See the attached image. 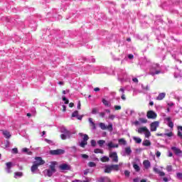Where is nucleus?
<instances>
[{"instance_id":"nucleus-2","label":"nucleus","mask_w":182,"mask_h":182,"mask_svg":"<svg viewBox=\"0 0 182 182\" xmlns=\"http://www.w3.org/2000/svg\"><path fill=\"white\" fill-rule=\"evenodd\" d=\"M53 156H60V154H65V150L63 149H55L50 151Z\"/></svg>"},{"instance_id":"nucleus-19","label":"nucleus","mask_w":182,"mask_h":182,"mask_svg":"<svg viewBox=\"0 0 182 182\" xmlns=\"http://www.w3.org/2000/svg\"><path fill=\"white\" fill-rule=\"evenodd\" d=\"M79 134L83 136L82 141L87 142V140H89V136L87 134H83L82 133H80Z\"/></svg>"},{"instance_id":"nucleus-9","label":"nucleus","mask_w":182,"mask_h":182,"mask_svg":"<svg viewBox=\"0 0 182 182\" xmlns=\"http://www.w3.org/2000/svg\"><path fill=\"white\" fill-rule=\"evenodd\" d=\"M68 136H70V132L68 130L65 129V134H60V138L62 139V140H66Z\"/></svg>"},{"instance_id":"nucleus-59","label":"nucleus","mask_w":182,"mask_h":182,"mask_svg":"<svg viewBox=\"0 0 182 182\" xmlns=\"http://www.w3.org/2000/svg\"><path fill=\"white\" fill-rule=\"evenodd\" d=\"M13 151H14V153H15L16 154H18V148H14V149H13Z\"/></svg>"},{"instance_id":"nucleus-11","label":"nucleus","mask_w":182,"mask_h":182,"mask_svg":"<svg viewBox=\"0 0 182 182\" xmlns=\"http://www.w3.org/2000/svg\"><path fill=\"white\" fill-rule=\"evenodd\" d=\"M110 178L107 176H102L98 179V182H111Z\"/></svg>"},{"instance_id":"nucleus-7","label":"nucleus","mask_w":182,"mask_h":182,"mask_svg":"<svg viewBox=\"0 0 182 182\" xmlns=\"http://www.w3.org/2000/svg\"><path fill=\"white\" fill-rule=\"evenodd\" d=\"M171 150L173 151V153L176 155V156H181L182 154V151L181 149L176 147V146H172L171 147Z\"/></svg>"},{"instance_id":"nucleus-40","label":"nucleus","mask_w":182,"mask_h":182,"mask_svg":"<svg viewBox=\"0 0 182 182\" xmlns=\"http://www.w3.org/2000/svg\"><path fill=\"white\" fill-rule=\"evenodd\" d=\"M90 143H91V146H92V147H96V141H95V140L92 139L91 141H90Z\"/></svg>"},{"instance_id":"nucleus-29","label":"nucleus","mask_w":182,"mask_h":182,"mask_svg":"<svg viewBox=\"0 0 182 182\" xmlns=\"http://www.w3.org/2000/svg\"><path fill=\"white\" fill-rule=\"evenodd\" d=\"M159 73H161V70H156L155 72H153V71H151L150 72V75L151 76H155V75H159Z\"/></svg>"},{"instance_id":"nucleus-27","label":"nucleus","mask_w":182,"mask_h":182,"mask_svg":"<svg viewBox=\"0 0 182 182\" xmlns=\"http://www.w3.org/2000/svg\"><path fill=\"white\" fill-rule=\"evenodd\" d=\"M99 126H100V129H102V130H106V129H107V127H106V124H105V123H103V122H100L99 124Z\"/></svg>"},{"instance_id":"nucleus-28","label":"nucleus","mask_w":182,"mask_h":182,"mask_svg":"<svg viewBox=\"0 0 182 182\" xmlns=\"http://www.w3.org/2000/svg\"><path fill=\"white\" fill-rule=\"evenodd\" d=\"M125 153L128 156L130 155V154L132 153V149L130 148V146L125 148Z\"/></svg>"},{"instance_id":"nucleus-41","label":"nucleus","mask_w":182,"mask_h":182,"mask_svg":"<svg viewBox=\"0 0 182 182\" xmlns=\"http://www.w3.org/2000/svg\"><path fill=\"white\" fill-rule=\"evenodd\" d=\"M168 127H171V129H173L174 127V123H173V121H171L170 122L168 123Z\"/></svg>"},{"instance_id":"nucleus-23","label":"nucleus","mask_w":182,"mask_h":182,"mask_svg":"<svg viewBox=\"0 0 182 182\" xmlns=\"http://www.w3.org/2000/svg\"><path fill=\"white\" fill-rule=\"evenodd\" d=\"M133 140L137 144H140L141 143V139L136 136H133Z\"/></svg>"},{"instance_id":"nucleus-48","label":"nucleus","mask_w":182,"mask_h":182,"mask_svg":"<svg viewBox=\"0 0 182 182\" xmlns=\"http://www.w3.org/2000/svg\"><path fill=\"white\" fill-rule=\"evenodd\" d=\"M91 127H92L93 130L96 129V124H95V122H92V124H90Z\"/></svg>"},{"instance_id":"nucleus-33","label":"nucleus","mask_w":182,"mask_h":182,"mask_svg":"<svg viewBox=\"0 0 182 182\" xmlns=\"http://www.w3.org/2000/svg\"><path fill=\"white\" fill-rule=\"evenodd\" d=\"M133 167L136 171H140V166H139V165H137L136 164H134L133 165Z\"/></svg>"},{"instance_id":"nucleus-44","label":"nucleus","mask_w":182,"mask_h":182,"mask_svg":"<svg viewBox=\"0 0 182 182\" xmlns=\"http://www.w3.org/2000/svg\"><path fill=\"white\" fill-rule=\"evenodd\" d=\"M158 174H159L160 177H164V176H166V173L161 171H160L159 173H158Z\"/></svg>"},{"instance_id":"nucleus-45","label":"nucleus","mask_w":182,"mask_h":182,"mask_svg":"<svg viewBox=\"0 0 182 182\" xmlns=\"http://www.w3.org/2000/svg\"><path fill=\"white\" fill-rule=\"evenodd\" d=\"M164 136H167L168 137H172L173 132H169V133L164 134Z\"/></svg>"},{"instance_id":"nucleus-1","label":"nucleus","mask_w":182,"mask_h":182,"mask_svg":"<svg viewBox=\"0 0 182 182\" xmlns=\"http://www.w3.org/2000/svg\"><path fill=\"white\" fill-rule=\"evenodd\" d=\"M56 164H58V163L56 161H53L51 162L50 165V169H47V176L48 177H52V176L53 175V173H56Z\"/></svg>"},{"instance_id":"nucleus-3","label":"nucleus","mask_w":182,"mask_h":182,"mask_svg":"<svg viewBox=\"0 0 182 182\" xmlns=\"http://www.w3.org/2000/svg\"><path fill=\"white\" fill-rule=\"evenodd\" d=\"M146 117L148 119H154L157 118V114L153 110H149L146 112Z\"/></svg>"},{"instance_id":"nucleus-55","label":"nucleus","mask_w":182,"mask_h":182,"mask_svg":"<svg viewBox=\"0 0 182 182\" xmlns=\"http://www.w3.org/2000/svg\"><path fill=\"white\" fill-rule=\"evenodd\" d=\"M154 171L155 173H157V174H159L160 170H159V168H154Z\"/></svg>"},{"instance_id":"nucleus-10","label":"nucleus","mask_w":182,"mask_h":182,"mask_svg":"<svg viewBox=\"0 0 182 182\" xmlns=\"http://www.w3.org/2000/svg\"><path fill=\"white\" fill-rule=\"evenodd\" d=\"M60 170H70V166L68 164H63L59 166Z\"/></svg>"},{"instance_id":"nucleus-14","label":"nucleus","mask_w":182,"mask_h":182,"mask_svg":"<svg viewBox=\"0 0 182 182\" xmlns=\"http://www.w3.org/2000/svg\"><path fill=\"white\" fill-rule=\"evenodd\" d=\"M166 97V94L164 92H161L156 97V100H163Z\"/></svg>"},{"instance_id":"nucleus-12","label":"nucleus","mask_w":182,"mask_h":182,"mask_svg":"<svg viewBox=\"0 0 182 182\" xmlns=\"http://www.w3.org/2000/svg\"><path fill=\"white\" fill-rule=\"evenodd\" d=\"M143 164H144V168H146V170L150 168V167H151V164H150V161L149 160H144L143 162Z\"/></svg>"},{"instance_id":"nucleus-38","label":"nucleus","mask_w":182,"mask_h":182,"mask_svg":"<svg viewBox=\"0 0 182 182\" xmlns=\"http://www.w3.org/2000/svg\"><path fill=\"white\" fill-rule=\"evenodd\" d=\"M78 114H79V112L78 111H75L72 114V117H77Z\"/></svg>"},{"instance_id":"nucleus-5","label":"nucleus","mask_w":182,"mask_h":182,"mask_svg":"<svg viewBox=\"0 0 182 182\" xmlns=\"http://www.w3.org/2000/svg\"><path fill=\"white\" fill-rule=\"evenodd\" d=\"M35 160L36 161L34 162V164H37L38 166L45 164V160L42 159V157L41 156H36Z\"/></svg>"},{"instance_id":"nucleus-31","label":"nucleus","mask_w":182,"mask_h":182,"mask_svg":"<svg viewBox=\"0 0 182 182\" xmlns=\"http://www.w3.org/2000/svg\"><path fill=\"white\" fill-rule=\"evenodd\" d=\"M87 145V142L85 141H81L80 146V147H82V149H85V146Z\"/></svg>"},{"instance_id":"nucleus-47","label":"nucleus","mask_w":182,"mask_h":182,"mask_svg":"<svg viewBox=\"0 0 182 182\" xmlns=\"http://www.w3.org/2000/svg\"><path fill=\"white\" fill-rule=\"evenodd\" d=\"M92 114H96L97 113V108H93L92 110Z\"/></svg>"},{"instance_id":"nucleus-52","label":"nucleus","mask_w":182,"mask_h":182,"mask_svg":"<svg viewBox=\"0 0 182 182\" xmlns=\"http://www.w3.org/2000/svg\"><path fill=\"white\" fill-rule=\"evenodd\" d=\"M142 89H143L144 90H150V89L149 88V85H146V87L142 86Z\"/></svg>"},{"instance_id":"nucleus-60","label":"nucleus","mask_w":182,"mask_h":182,"mask_svg":"<svg viewBox=\"0 0 182 182\" xmlns=\"http://www.w3.org/2000/svg\"><path fill=\"white\" fill-rule=\"evenodd\" d=\"M106 114L105 113V112H100V117H105V115Z\"/></svg>"},{"instance_id":"nucleus-13","label":"nucleus","mask_w":182,"mask_h":182,"mask_svg":"<svg viewBox=\"0 0 182 182\" xmlns=\"http://www.w3.org/2000/svg\"><path fill=\"white\" fill-rule=\"evenodd\" d=\"M6 170L7 173H11V168H12V162H6Z\"/></svg>"},{"instance_id":"nucleus-61","label":"nucleus","mask_w":182,"mask_h":182,"mask_svg":"<svg viewBox=\"0 0 182 182\" xmlns=\"http://www.w3.org/2000/svg\"><path fill=\"white\" fill-rule=\"evenodd\" d=\"M128 58H129V59H133L134 58V56L132 54H129L128 55Z\"/></svg>"},{"instance_id":"nucleus-63","label":"nucleus","mask_w":182,"mask_h":182,"mask_svg":"<svg viewBox=\"0 0 182 182\" xmlns=\"http://www.w3.org/2000/svg\"><path fill=\"white\" fill-rule=\"evenodd\" d=\"M119 92H122V93H124V88L122 87L119 90Z\"/></svg>"},{"instance_id":"nucleus-39","label":"nucleus","mask_w":182,"mask_h":182,"mask_svg":"<svg viewBox=\"0 0 182 182\" xmlns=\"http://www.w3.org/2000/svg\"><path fill=\"white\" fill-rule=\"evenodd\" d=\"M63 100L65 102V105H69V100H68L66 97H63Z\"/></svg>"},{"instance_id":"nucleus-21","label":"nucleus","mask_w":182,"mask_h":182,"mask_svg":"<svg viewBox=\"0 0 182 182\" xmlns=\"http://www.w3.org/2000/svg\"><path fill=\"white\" fill-rule=\"evenodd\" d=\"M38 167H39V166H38L36 164H34L31 168L32 173H35L36 170H38Z\"/></svg>"},{"instance_id":"nucleus-54","label":"nucleus","mask_w":182,"mask_h":182,"mask_svg":"<svg viewBox=\"0 0 182 182\" xmlns=\"http://www.w3.org/2000/svg\"><path fill=\"white\" fill-rule=\"evenodd\" d=\"M72 182H89V181H82L81 180H77V179H76V180L73 181Z\"/></svg>"},{"instance_id":"nucleus-18","label":"nucleus","mask_w":182,"mask_h":182,"mask_svg":"<svg viewBox=\"0 0 182 182\" xmlns=\"http://www.w3.org/2000/svg\"><path fill=\"white\" fill-rule=\"evenodd\" d=\"M100 161H102V163L110 161V158H109V156H103L100 159Z\"/></svg>"},{"instance_id":"nucleus-26","label":"nucleus","mask_w":182,"mask_h":182,"mask_svg":"<svg viewBox=\"0 0 182 182\" xmlns=\"http://www.w3.org/2000/svg\"><path fill=\"white\" fill-rule=\"evenodd\" d=\"M106 144V141L103 139H100L97 141V144H99L100 147H103V144Z\"/></svg>"},{"instance_id":"nucleus-34","label":"nucleus","mask_w":182,"mask_h":182,"mask_svg":"<svg viewBox=\"0 0 182 182\" xmlns=\"http://www.w3.org/2000/svg\"><path fill=\"white\" fill-rule=\"evenodd\" d=\"M150 136H151V133H150V131L149 130V129H146V131L145 132V137H150Z\"/></svg>"},{"instance_id":"nucleus-8","label":"nucleus","mask_w":182,"mask_h":182,"mask_svg":"<svg viewBox=\"0 0 182 182\" xmlns=\"http://www.w3.org/2000/svg\"><path fill=\"white\" fill-rule=\"evenodd\" d=\"M107 147H108V150H112V149H118L119 148V144H113L112 141H109L107 144Z\"/></svg>"},{"instance_id":"nucleus-24","label":"nucleus","mask_w":182,"mask_h":182,"mask_svg":"<svg viewBox=\"0 0 182 182\" xmlns=\"http://www.w3.org/2000/svg\"><path fill=\"white\" fill-rule=\"evenodd\" d=\"M105 173H112V168L110 166L108 165L105 166Z\"/></svg>"},{"instance_id":"nucleus-4","label":"nucleus","mask_w":182,"mask_h":182,"mask_svg":"<svg viewBox=\"0 0 182 182\" xmlns=\"http://www.w3.org/2000/svg\"><path fill=\"white\" fill-rule=\"evenodd\" d=\"M109 157L112 159L114 163H119V156H117V152H111L109 153Z\"/></svg>"},{"instance_id":"nucleus-51","label":"nucleus","mask_w":182,"mask_h":182,"mask_svg":"<svg viewBox=\"0 0 182 182\" xmlns=\"http://www.w3.org/2000/svg\"><path fill=\"white\" fill-rule=\"evenodd\" d=\"M156 157L159 158L161 156V153L160 151H157L156 153Z\"/></svg>"},{"instance_id":"nucleus-62","label":"nucleus","mask_w":182,"mask_h":182,"mask_svg":"<svg viewBox=\"0 0 182 182\" xmlns=\"http://www.w3.org/2000/svg\"><path fill=\"white\" fill-rule=\"evenodd\" d=\"M166 120L168 121V123H170V122H172V121H171V118L170 117H168L166 119Z\"/></svg>"},{"instance_id":"nucleus-6","label":"nucleus","mask_w":182,"mask_h":182,"mask_svg":"<svg viewBox=\"0 0 182 182\" xmlns=\"http://www.w3.org/2000/svg\"><path fill=\"white\" fill-rule=\"evenodd\" d=\"M159 121H155L150 124L151 132H156L157 130V127H159Z\"/></svg>"},{"instance_id":"nucleus-49","label":"nucleus","mask_w":182,"mask_h":182,"mask_svg":"<svg viewBox=\"0 0 182 182\" xmlns=\"http://www.w3.org/2000/svg\"><path fill=\"white\" fill-rule=\"evenodd\" d=\"M81 157L82 159H89V156L87 154H81Z\"/></svg>"},{"instance_id":"nucleus-22","label":"nucleus","mask_w":182,"mask_h":182,"mask_svg":"<svg viewBox=\"0 0 182 182\" xmlns=\"http://www.w3.org/2000/svg\"><path fill=\"white\" fill-rule=\"evenodd\" d=\"M111 167V171H119V165H109Z\"/></svg>"},{"instance_id":"nucleus-58","label":"nucleus","mask_w":182,"mask_h":182,"mask_svg":"<svg viewBox=\"0 0 182 182\" xmlns=\"http://www.w3.org/2000/svg\"><path fill=\"white\" fill-rule=\"evenodd\" d=\"M178 137H181V140H182V134H181V132L178 131Z\"/></svg>"},{"instance_id":"nucleus-64","label":"nucleus","mask_w":182,"mask_h":182,"mask_svg":"<svg viewBox=\"0 0 182 182\" xmlns=\"http://www.w3.org/2000/svg\"><path fill=\"white\" fill-rule=\"evenodd\" d=\"M134 182H139V178H136L133 179Z\"/></svg>"},{"instance_id":"nucleus-30","label":"nucleus","mask_w":182,"mask_h":182,"mask_svg":"<svg viewBox=\"0 0 182 182\" xmlns=\"http://www.w3.org/2000/svg\"><path fill=\"white\" fill-rule=\"evenodd\" d=\"M94 153H95L96 154H103V151L102 150V149H95V150H94Z\"/></svg>"},{"instance_id":"nucleus-37","label":"nucleus","mask_w":182,"mask_h":182,"mask_svg":"<svg viewBox=\"0 0 182 182\" xmlns=\"http://www.w3.org/2000/svg\"><path fill=\"white\" fill-rule=\"evenodd\" d=\"M88 166L89 167H96V163L93 161H90L88 163Z\"/></svg>"},{"instance_id":"nucleus-46","label":"nucleus","mask_w":182,"mask_h":182,"mask_svg":"<svg viewBox=\"0 0 182 182\" xmlns=\"http://www.w3.org/2000/svg\"><path fill=\"white\" fill-rule=\"evenodd\" d=\"M114 109H115V110H121L122 107L120 105H115Z\"/></svg>"},{"instance_id":"nucleus-25","label":"nucleus","mask_w":182,"mask_h":182,"mask_svg":"<svg viewBox=\"0 0 182 182\" xmlns=\"http://www.w3.org/2000/svg\"><path fill=\"white\" fill-rule=\"evenodd\" d=\"M23 176V173L22 172H15L14 173V178H18V177H22Z\"/></svg>"},{"instance_id":"nucleus-15","label":"nucleus","mask_w":182,"mask_h":182,"mask_svg":"<svg viewBox=\"0 0 182 182\" xmlns=\"http://www.w3.org/2000/svg\"><path fill=\"white\" fill-rule=\"evenodd\" d=\"M146 131H147V127H139L137 132L139 134H141V133H145Z\"/></svg>"},{"instance_id":"nucleus-17","label":"nucleus","mask_w":182,"mask_h":182,"mask_svg":"<svg viewBox=\"0 0 182 182\" xmlns=\"http://www.w3.org/2000/svg\"><path fill=\"white\" fill-rule=\"evenodd\" d=\"M143 146H146V147H149V146H151V142L150 140L146 139L142 143Z\"/></svg>"},{"instance_id":"nucleus-36","label":"nucleus","mask_w":182,"mask_h":182,"mask_svg":"<svg viewBox=\"0 0 182 182\" xmlns=\"http://www.w3.org/2000/svg\"><path fill=\"white\" fill-rule=\"evenodd\" d=\"M139 121L142 123V124H146L147 123V119L146 118H139Z\"/></svg>"},{"instance_id":"nucleus-57","label":"nucleus","mask_w":182,"mask_h":182,"mask_svg":"<svg viewBox=\"0 0 182 182\" xmlns=\"http://www.w3.org/2000/svg\"><path fill=\"white\" fill-rule=\"evenodd\" d=\"M121 99L122 100H126V95L124 94H122V96H121Z\"/></svg>"},{"instance_id":"nucleus-43","label":"nucleus","mask_w":182,"mask_h":182,"mask_svg":"<svg viewBox=\"0 0 182 182\" xmlns=\"http://www.w3.org/2000/svg\"><path fill=\"white\" fill-rule=\"evenodd\" d=\"M102 103L105 105V106H109V102L106 100L105 99L102 100Z\"/></svg>"},{"instance_id":"nucleus-56","label":"nucleus","mask_w":182,"mask_h":182,"mask_svg":"<svg viewBox=\"0 0 182 182\" xmlns=\"http://www.w3.org/2000/svg\"><path fill=\"white\" fill-rule=\"evenodd\" d=\"M132 80L134 83H139V80L136 77L133 78Z\"/></svg>"},{"instance_id":"nucleus-20","label":"nucleus","mask_w":182,"mask_h":182,"mask_svg":"<svg viewBox=\"0 0 182 182\" xmlns=\"http://www.w3.org/2000/svg\"><path fill=\"white\" fill-rule=\"evenodd\" d=\"M119 144H122L123 146H126L127 144V141L124 140V139L122 138L118 140Z\"/></svg>"},{"instance_id":"nucleus-35","label":"nucleus","mask_w":182,"mask_h":182,"mask_svg":"<svg viewBox=\"0 0 182 182\" xmlns=\"http://www.w3.org/2000/svg\"><path fill=\"white\" fill-rule=\"evenodd\" d=\"M107 129L109 130V132H113V124H109Z\"/></svg>"},{"instance_id":"nucleus-50","label":"nucleus","mask_w":182,"mask_h":182,"mask_svg":"<svg viewBox=\"0 0 182 182\" xmlns=\"http://www.w3.org/2000/svg\"><path fill=\"white\" fill-rule=\"evenodd\" d=\"M124 174L127 177H129V176H130V171H124Z\"/></svg>"},{"instance_id":"nucleus-53","label":"nucleus","mask_w":182,"mask_h":182,"mask_svg":"<svg viewBox=\"0 0 182 182\" xmlns=\"http://www.w3.org/2000/svg\"><path fill=\"white\" fill-rule=\"evenodd\" d=\"M109 119H111V120H114V119L116 117L113 114H111V115H109Z\"/></svg>"},{"instance_id":"nucleus-42","label":"nucleus","mask_w":182,"mask_h":182,"mask_svg":"<svg viewBox=\"0 0 182 182\" xmlns=\"http://www.w3.org/2000/svg\"><path fill=\"white\" fill-rule=\"evenodd\" d=\"M176 177H177V178H178L179 180H182V173H176Z\"/></svg>"},{"instance_id":"nucleus-16","label":"nucleus","mask_w":182,"mask_h":182,"mask_svg":"<svg viewBox=\"0 0 182 182\" xmlns=\"http://www.w3.org/2000/svg\"><path fill=\"white\" fill-rule=\"evenodd\" d=\"M2 133L6 139H9L11 137V133L7 130L3 131Z\"/></svg>"},{"instance_id":"nucleus-32","label":"nucleus","mask_w":182,"mask_h":182,"mask_svg":"<svg viewBox=\"0 0 182 182\" xmlns=\"http://www.w3.org/2000/svg\"><path fill=\"white\" fill-rule=\"evenodd\" d=\"M166 170L170 173V171H173V166L168 165L166 168Z\"/></svg>"}]
</instances>
